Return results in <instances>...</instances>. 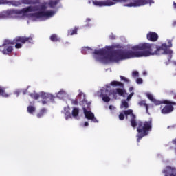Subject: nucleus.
I'll list each match as a JSON object with an SVG mask.
<instances>
[{
  "label": "nucleus",
  "mask_w": 176,
  "mask_h": 176,
  "mask_svg": "<svg viewBox=\"0 0 176 176\" xmlns=\"http://www.w3.org/2000/svg\"><path fill=\"white\" fill-rule=\"evenodd\" d=\"M81 52L82 54L91 53L94 60L98 63L111 64V63H119V61L135 57L155 56L156 54V45L144 43L136 45H130L126 48L116 45L95 50L89 47H83Z\"/></svg>",
  "instance_id": "nucleus-1"
},
{
  "label": "nucleus",
  "mask_w": 176,
  "mask_h": 176,
  "mask_svg": "<svg viewBox=\"0 0 176 176\" xmlns=\"http://www.w3.org/2000/svg\"><path fill=\"white\" fill-rule=\"evenodd\" d=\"M60 0H49L38 6H30L21 10H7L0 12V19H29L32 21H45L56 14V11L49 10L56 8Z\"/></svg>",
  "instance_id": "nucleus-2"
},
{
  "label": "nucleus",
  "mask_w": 176,
  "mask_h": 176,
  "mask_svg": "<svg viewBox=\"0 0 176 176\" xmlns=\"http://www.w3.org/2000/svg\"><path fill=\"white\" fill-rule=\"evenodd\" d=\"M111 86L113 87H118V86L123 87L122 83L119 81H112L111 83L106 85L105 88H102L100 90L102 98L104 102H109V101H111V98L109 96H112V97L116 100L118 98V96L127 97V92H126V90L123 89H116L113 91H109L111 90Z\"/></svg>",
  "instance_id": "nucleus-3"
},
{
  "label": "nucleus",
  "mask_w": 176,
  "mask_h": 176,
  "mask_svg": "<svg viewBox=\"0 0 176 176\" xmlns=\"http://www.w3.org/2000/svg\"><path fill=\"white\" fill-rule=\"evenodd\" d=\"M146 95L148 100H150L151 102H153L155 105H162V104H164L165 105L164 108L161 110V112L163 115H167V113H170L172 111H174V107L173 106L175 105V108H176L175 102L168 101L167 100H164L162 101L157 100L155 99L153 95L151 93H146Z\"/></svg>",
  "instance_id": "nucleus-4"
},
{
  "label": "nucleus",
  "mask_w": 176,
  "mask_h": 176,
  "mask_svg": "<svg viewBox=\"0 0 176 176\" xmlns=\"http://www.w3.org/2000/svg\"><path fill=\"white\" fill-rule=\"evenodd\" d=\"M138 127L137 129L138 135H137V141L138 142H140V140L144 138V137L148 135L149 134V131L152 130V122H145L144 123L139 122Z\"/></svg>",
  "instance_id": "nucleus-5"
},
{
  "label": "nucleus",
  "mask_w": 176,
  "mask_h": 176,
  "mask_svg": "<svg viewBox=\"0 0 176 176\" xmlns=\"http://www.w3.org/2000/svg\"><path fill=\"white\" fill-rule=\"evenodd\" d=\"M30 96L32 98H34V100L42 98L43 100L41 101V104L43 105H46L47 102L53 101V100L56 98V96L52 94L43 91L39 92L38 94L34 91V93L30 94Z\"/></svg>",
  "instance_id": "nucleus-6"
},
{
  "label": "nucleus",
  "mask_w": 176,
  "mask_h": 176,
  "mask_svg": "<svg viewBox=\"0 0 176 176\" xmlns=\"http://www.w3.org/2000/svg\"><path fill=\"white\" fill-rule=\"evenodd\" d=\"M120 2L124 3V6L127 8H138L155 3L153 0H121Z\"/></svg>",
  "instance_id": "nucleus-7"
},
{
  "label": "nucleus",
  "mask_w": 176,
  "mask_h": 176,
  "mask_svg": "<svg viewBox=\"0 0 176 176\" xmlns=\"http://www.w3.org/2000/svg\"><path fill=\"white\" fill-rule=\"evenodd\" d=\"M90 102H87L86 100H84L82 102V109L84 112V115L86 118V119H88V120H91L94 123H98V120L96 117L94 116V113L90 111Z\"/></svg>",
  "instance_id": "nucleus-8"
},
{
  "label": "nucleus",
  "mask_w": 176,
  "mask_h": 176,
  "mask_svg": "<svg viewBox=\"0 0 176 176\" xmlns=\"http://www.w3.org/2000/svg\"><path fill=\"white\" fill-rule=\"evenodd\" d=\"M71 109L69 108V106L65 107L64 108V110L63 111V113L65 115V118L66 120H68V119H71V118H74V119H76L78 120L79 119V109L77 107H74L71 112Z\"/></svg>",
  "instance_id": "nucleus-9"
},
{
  "label": "nucleus",
  "mask_w": 176,
  "mask_h": 176,
  "mask_svg": "<svg viewBox=\"0 0 176 176\" xmlns=\"http://www.w3.org/2000/svg\"><path fill=\"white\" fill-rule=\"evenodd\" d=\"M14 42L16 43L15 47L16 49H21L23 47V45L25 43V42H29V43H33L32 36L30 37H16Z\"/></svg>",
  "instance_id": "nucleus-10"
},
{
  "label": "nucleus",
  "mask_w": 176,
  "mask_h": 176,
  "mask_svg": "<svg viewBox=\"0 0 176 176\" xmlns=\"http://www.w3.org/2000/svg\"><path fill=\"white\" fill-rule=\"evenodd\" d=\"M124 115L126 118H128L129 116L131 118V126L132 127H135L137 126V122H135V120H134L135 119V116L133 114V110L129 109L120 113L119 115L120 120H123L124 119Z\"/></svg>",
  "instance_id": "nucleus-11"
},
{
  "label": "nucleus",
  "mask_w": 176,
  "mask_h": 176,
  "mask_svg": "<svg viewBox=\"0 0 176 176\" xmlns=\"http://www.w3.org/2000/svg\"><path fill=\"white\" fill-rule=\"evenodd\" d=\"M122 0H107L106 1H93V4L94 6H98L99 8H102L104 6H113V5H116L118 2H120Z\"/></svg>",
  "instance_id": "nucleus-12"
},
{
  "label": "nucleus",
  "mask_w": 176,
  "mask_h": 176,
  "mask_svg": "<svg viewBox=\"0 0 176 176\" xmlns=\"http://www.w3.org/2000/svg\"><path fill=\"white\" fill-rule=\"evenodd\" d=\"M0 47L2 48L1 52L3 54H10L13 52V46H12V42L9 40H6L3 43L2 46Z\"/></svg>",
  "instance_id": "nucleus-13"
},
{
  "label": "nucleus",
  "mask_w": 176,
  "mask_h": 176,
  "mask_svg": "<svg viewBox=\"0 0 176 176\" xmlns=\"http://www.w3.org/2000/svg\"><path fill=\"white\" fill-rule=\"evenodd\" d=\"M55 96L59 100H67V98H69V94L64 89H60L58 92L55 94Z\"/></svg>",
  "instance_id": "nucleus-14"
},
{
  "label": "nucleus",
  "mask_w": 176,
  "mask_h": 176,
  "mask_svg": "<svg viewBox=\"0 0 176 176\" xmlns=\"http://www.w3.org/2000/svg\"><path fill=\"white\" fill-rule=\"evenodd\" d=\"M0 5H8V6H20L21 2L17 1L0 0Z\"/></svg>",
  "instance_id": "nucleus-15"
},
{
  "label": "nucleus",
  "mask_w": 176,
  "mask_h": 176,
  "mask_svg": "<svg viewBox=\"0 0 176 176\" xmlns=\"http://www.w3.org/2000/svg\"><path fill=\"white\" fill-rule=\"evenodd\" d=\"M164 176H176V170L170 166L166 167L164 170Z\"/></svg>",
  "instance_id": "nucleus-16"
},
{
  "label": "nucleus",
  "mask_w": 176,
  "mask_h": 176,
  "mask_svg": "<svg viewBox=\"0 0 176 176\" xmlns=\"http://www.w3.org/2000/svg\"><path fill=\"white\" fill-rule=\"evenodd\" d=\"M148 41L151 42H156L159 39V35L155 32H149L146 35Z\"/></svg>",
  "instance_id": "nucleus-17"
},
{
  "label": "nucleus",
  "mask_w": 176,
  "mask_h": 176,
  "mask_svg": "<svg viewBox=\"0 0 176 176\" xmlns=\"http://www.w3.org/2000/svg\"><path fill=\"white\" fill-rule=\"evenodd\" d=\"M27 111L30 115H35V112H36V108L34 106L29 105L27 108Z\"/></svg>",
  "instance_id": "nucleus-18"
},
{
  "label": "nucleus",
  "mask_w": 176,
  "mask_h": 176,
  "mask_svg": "<svg viewBox=\"0 0 176 176\" xmlns=\"http://www.w3.org/2000/svg\"><path fill=\"white\" fill-rule=\"evenodd\" d=\"M0 96L1 97L7 98V97H10V94L6 93V91H5V88L0 86Z\"/></svg>",
  "instance_id": "nucleus-19"
},
{
  "label": "nucleus",
  "mask_w": 176,
  "mask_h": 176,
  "mask_svg": "<svg viewBox=\"0 0 176 176\" xmlns=\"http://www.w3.org/2000/svg\"><path fill=\"white\" fill-rule=\"evenodd\" d=\"M22 3H24L25 5H35L38 3V1H34V0H23Z\"/></svg>",
  "instance_id": "nucleus-20"
},
{
  "label": "nucleus",
  "mask_w": 176,
  "mask_h": 176,
  "mask_svg": "<svg viewBox=\"0 0 176 176\" xmlns=\"http://www.w3.org/2000/svg\"><path fill=\"white\" fill-rule=\"evenodd\" d=\"M50 39L52 42H60L61 41V38L57 34L51 35Z\"/></svg>",
  "instance_id": "nucleus-21"
},
{
  "label": "nucleus",
  "mask_w": 176,
  "mask_h": 176,
  "mask_svg": "<svg viewBox=\"0 0 176 176\" xmlns=\"http://www.w3.org/2000/svg\"><path fill=\"white\" fill-rule=\"evenodd\" d=\"M129 91L131 92V94L127 96V101H130V100H131V97L134 96V87H131L129 89Z\"/></svg>",
  "instance_id": "nucleus-22"
},
{
  "label": "nucleus",
  "mask_w": 176,
  "mask_h": 176,
  "mask_svg": "<svg viewBox=\"0 0 176 176\" xmlns=\"http://www.w3.org/2000/svg\"><path fill=\"white\" fill-rule=\"evenodd\" d=\"M140 105V107H145V108H146V113H148V108H149V105H148V104H146V102H145V100H142V101H140V102H139V103H138Z\"/></svg>",
  "instance_id": "nucleus-23"
},
{
  "label": "nucleus",
  "mask_w": 176,
  "mask_h": 176,
  "mask_svg": "<svg viewBox=\"0 0 176 176\" xmlns=\"http://www.w3.org/2000/svg\"><path fill=\"white\" fill-rule=\"evenodd\" d=\"M120 108L127 109V108H129V103L126 100H122Z\"/></svg>",
  "instance_id": "nucleus-24"
},
{
  "label": "nucleus",
  "mask_w": 176,
  "mask_h": 176,
  "mask_svg": "<svg viewBox=\"0 0 176 176\" xmlns=\"http://www.w3.org/2000/svg\"><path fill=\"white\" fill-rule=\"evenodd\" d=\"M46 113V109H43L40 111V112L37 114V118H42Z\"/></svg>",
  "instance_id": "nucleus-25"
},
{
  "label": "nucleus",
  "mask_w": 176,
  "mask_h": 176,
  "mask_svg": "<svg viewBox=\"0 0 176 176\" xmlns=\"http://www.w3.org/2000/svg\"><path fill=\"white\" fill-rule=\"evenodd\" d=\"M77 32H78V29L75 28L74 29L69 30L68 34L69 35H76Z\"/></svg>",
  "instance_id": "nucleus-26"
},
{
  "label": "nucleus",
  "mask_w": 176,
  "mask_h": 176,
  "mask_svg": "<svg viewBox=\"0 0 176 176\" xmlns=\"http://www.w3.org/2000/svg\"><path fill=\"white\" fill-rule=\"evenodd\" d=\"M78 94L77 97H79L80 98H82V100H85V96L83 94V92H82V91H80V90H78Z\"/></svg>",
  "instance_id": "nucleus-27"
},
{
  "label": "nucleus",
  "mask_w": 176,
  "mask_h": 176,
  "mask_svg": "<svg viewBox=\"0 0 176 176\" xmlns=\"http://www.w3.org/2000/svg\"><path fill=\"white\" fill-rule=\"evenodd\" d=\"M138 71H134L132 72V76L133 78H138Z\"/></svg>",
  "instance_id": "nucleus-28"
},
{
  "label": "nucleus",
  "mask_w": 176,
  "mask_h": 176,
  "mask_svg": "<svg viewBox=\"0 0 176 176\" xmlns=\"http://www.w3.org/2000/svg\"><path fill=\"white\" fill-rule=\"evenodd\" d=\"M109 109H110V111H111V112H113L116 110V107L113 105H110L109 107Z\"/></svg>",
  "instance_id": "nucleus-29"
},
{
  "label": "nucleus",
  "mask_w": 176,
  "mask_h": 176,
  "mask_svg": "<svg viewBox=\"0 0 176 176\" xmlns=\"http://www.w3.org/2000/svg\"><path fill=\"white\" fill-rule=\"evenodd\" d=\"M120 79H121V80H123L124 82H130L129 78H127L126 77L120 76Z\"/></svg>",
  "instance_id": "nucleus-30"
},
{
  "label": "nucleus",
  "mask_w": 176,
  "mask_h": 176,
  "mask_svg": "<svg viewBox=\"0 0 176 176\" xmlns=\"http://www.w3.org/2000/svg\"><path fill=\"white\" fill-rule=\"evenodd\" d=\"M142 78H138L137 80H136V83H138V85H141V84H142Z\"/></svg>",
  "instance_id": "nucleus-31"
},
{
  "label": "nucleus",
  "mask_w": 176,
  "mask_h": 176,
  "mask_svg": "<svg viewBox=\"0 0 176 176\" xmlns=\"http://www.w3.org/2000/svg\"><path fill=\"white\" fill-rule=\"evenodd\" d=\"M72 105H78V100H76V99L72 100Z\"/></svg>",
  "instance_id": "nucleus-32"
},
{
  "label": "nucleus",
  "mask_w": 176,
  "mask_h": 176,
  "mask_svg": "<svg viewBox=\"0 0 176 176\" xmlns=\"http://www.w3.org/2000/svg\"><path fill=\"white\" fill-rule=\"evenodd\" d=\"M20 92H21L20 89H17L15 91L14 94H16V97H19Z\"/></svg>",
  "instance_id": "nucleus-33"
},
{
  "label": "nucleus",
  "mask_w": 176,
  "mask_h": 176,
  "mask_svg": "<svg viewBox=\"0 0 176 176\" xmlns=\"http://www.w3.org/2000/svg\"><path fill=\"white\" fill-rule=\"evenodd\" d=\"M89 126V122H85L84 124L82 125V127H87Z\"/></svg>",
  "instance_id": "nucleus-34"
},
{
  "label": "nucleus",
  "mask_w": 176,
  "mask_h": 176,
  "mask_svg": "<svg viewBox=\"0 0 176 176\" xmlns=\"http://www.w3.org/2000/svg\"><path fill=\"white\" fill-rule=\"evenodd\" d=\"M116 38V36H115V35H113V34H111V35H110V38L111 39H115Z\"/></svg>",
  "instance_id": "nucleus-35"
},
{
  "label": "nucleus",
  "mask_w": 176,
  "mask_h": 176,
  "mask_svg": "<svg viewBox=\"0 0 176 176\" xmlns=\"http://www.w3.org/2000/svg\"><path fill=\"white\" fill-rule=\"evenodd\" d=\"M173 144H175L176 145V138L172 141Z\"/></svg>",
  "instance_id": "nucleus-36"
},
{
  "label": "nucleus",
  "mask_w": 176,
  "mask_h": 176,
  "mask_svg": "<svg viewBox=\"0 0 176 176\" xmlns=\"http://www.w3.org/2000/svg\"><path fill=\"white\" fill-rule=\"evenodd\" d=\"M173 8H174V9H176V3L175 2H173Z\"/></svg>",
  "instance_id": "nucleus-37"
},
{
  "label": "nucleus",
  "mask_w": 176,
  "mask_h": 176,
  "mask_svg": "<svg viewBox=\"0 0 176 176\" xmlns=\"http://www.w3.org/2000/svg\"><path fill=\"white\" fill-rule=\"evenodd\" d=\"M89 21H91V19L87 18V23H89Z\"/></svg>",
  "instance_id": "nucleus-38"
},
{
  "label": "nucleus",
  "mask_w": 176,
  "mask_h": 176,
  "mask_svg": "<svg viewBox=\"0 0 176 176\" xmlns=\"http://www.w3.org/2000/svg\"><path fill=\"white\" fill-rule=\"evenodd\" d=\"M173 25H176V21L173 22Z\"/></svg>",
  "instance_id": "nucleus-39"
},
{
  "label": "nucleus",
  "mask_w": 176,
  "mask_h": 176,
  "mask_svg": "<svg viewBox=\"0 0 176 176\" xmlns=\"http://www.w3.org/2000/svg\"><path fill=\"white\" fill-rule=\"evenodd\" d=\"M143 75H146V72H144L143 73Z\"/></svg>",
  "instance_id": "nucleus-40"
},
{
  "label": "nucleus",
  "mask_w": 176,
  "mask_h": 176,
  "mask_svg": "<svg viewBox=\"0 0 176 176\" xmlns=\"http://www.w3.org/2000/svg\"><path fill=\"white\" fill-rule=\"evenodd\" d=\"M173 63L175 64V65H176V61H174Z\"/></svg>",
  "instance_id": "nucleus-41"
},
{
  "label": "nucleus",
  "mask_w": 176,
  "mask_h": 176,
  "mask_svg": "<svg viewBox=\"0 0 176 176\" xmlns=\"http://www.w3.org/2000/svg\"><path fill=\"white\" fill-rule=\"evenodd\" d=\"M88 3H91V1H89Z\"/></svg>",
  "instance_id": "nucleus-42"
},
{
  "label": "nucleus",
  "mask_w": 176,
  "mask_h": 176,
  "mask_svg": "<svg viewBox=\"0 0 176 176\" xmlns=\"http://www.w3.org/2000/svg\"><path fill=\"white\" fill-rule=\"evenodd\" d=\"M87 27H90V25H87Z\"/></svg>",
  "instance_id": "nucleus-43"
}]
</instances>
